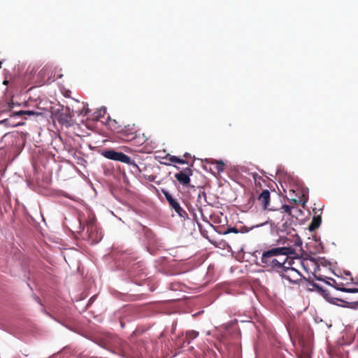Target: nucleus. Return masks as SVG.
Instances as JSON below:
<instances>
[{
	"mask_svg": "<svg viewBox=\"0 0 358 358\" xmlns=\"http://www.w3.org/2000/svg\"><path fill=\"white\" fill-rule=\"evenodd\" d=\"M293 209H294V208L292 206H290L289 205H283L279 210H277V214H286L288 217H291L292 216Z\"/></svg>",
	"mask_w": 358,
	"mask_h": 358,
	"instance_id": "12",
	"label": "nucleus"
},
{
	"mask_svg": "<svg viewBox=\"0 0 358 358\" xmlns=\"http://www.w3.org/2000/svg\"><path fill=\"white\" fill-rule=\"evenodd\" d=\"M166 199L167 200L169 206L173 208L175 212L182 218L187 217L186 211L180 206L178 201L174 199L167 191L162 190Z\"/></svg>",
	"mask_w": 358,
	"mask_h": 358,
	"instance_id": "5",
	"label": "nucleus"
},
{
	"mask_svg": "<svg viewBox=\"0 0 358 358\" xmlns=\"http://www.w3.org/2000/svg\"><path fill=\"white\" fill-rule=\"evenodd\" d=\"M197 203L200 206L203 205L205 203H208L206 200V192L202 187L199 189V192L197 194Z\"/></svg>",
	"mask_w": 358,
	"mask_h": 358,
	"instance_id": "13",
	"label": "nucleus"
},
{
	"mask_svg": "<svg viewBox=\"0 0 358 358\" xmlns=\"http://www.w3.org/2000/svg\"><path fill=\"white\" fill-rule=\"evenodd\" d=\"M81 105L82 108H74V107L72 106L71 113H73V115L77 114L78 115H87L88 114L90 110L88 108H87L86 104L82 103Z\"/></svg>",
	"mask_w": 358,
	"mask_h": 358,
	"instance_id": "10",
	"label": "nucleus"
},
{
	"mask_svg": "<svg viewBox=\"0 0 358 358\" xmlns=\"http://www.w3.org/2000/svg\"><path fill=\"white\" fill-rule=\"evenodd\" d=\"M75 102H76V103H78V104H80V102H79L78 101H76V100H75Z\"/></svg>",
	"mask_w": 358,
	"mask_h": 358,
	"instance_id": "31",
	"label": "nucleus"
},
{
	"mask_svg": "<svg viewBox=\"0 0 358 358\" xmlns=\"http://www.w3.org/2000/svg\"><path fill=\"white\" fill-rule=\"evenodd\" d=\"M299 358H311V352L308 346L303 345Z\"/></svg>",
	"mask_w": 358,
	"mask_h": 358,
	"instance_id": "15",
	"label": "nucleus"
},
{
	"mask_svg": "<svg viewBox=\"0 0 358 358\" xmlns=\"http://www.w3.org/2000/svg\"><path fill=\"white\" fill-rule=\"evenodd\" d=\"M199 332L194 330H190L187 331L185 334V338L184 340V343H187V344H189L190 342L198 337Z\"/></svg>",
	"mask_w": 358,
	"mask_h": 358,
	"instance_id": "14",
	"label": "nucleus"
},
{
	"mask_svg": "<svg viewBox=\"0 0 358 358\" xmlns=\"http://www.w3.org/2000/svg\"><path fill=\"white\" fill-rule=\"evenodd\" d=\"M325 298H326L327 299H328V300H330V298H329V294H325Z\"/></svg>",
	"mask_w": 358,
	"mask_h": 358,
	"instance_id": "26",
	"label": "nucleus"
},
{
	"mask_svg": "<svg viewBox=\"0 0 358 358\" xmlns=\"http://www.w3.org/2000/svg\"><path fill=\"white\" fill-rule=\"evenodd\" d=\"M322 222V218L320 215L314 216L313 218L312 222L309 224L308 229L310 231H315L316 229H317Z\"/></svg>",
	"mask_w": 358,
	"mask_h": 358,
	"instance_id": "11",
	"label": "nucleus"
},
{
	"mask_svg": "<svg viewBox=\"0 0 358 358\" xmlns=\"http://www.w3.org/2000/svg\"><path fill=\"white\" fill-rule=\"evenodd\" d=\"M257 201L259 204L262 206L264 209H270L268 207L270 202L269 191L268 189L263 190L262 192L259 195Z\"/></svg>",
	"mask_w": 358,
	"mask_h": 358,
	"instance_id": "8",
	"label": "nucleus"
},
{
	"mask_svg": "<svg viewBox=\"0 0 358 358\" xmlns=\"http://www.w3.org/2000/svg\"><path fill=\"white\" fill-rule=\"evenodd\" d=\"M93 228H94L93 225L89 226L88 229H87V231H90V236L91 238L93 239V241H94V238H93L92 234V232L93 231Z\"/></svg>",
	"mask_w": 358,
	"mask_h": 358,
	"instance_id": "22",
	"label": "nucleus"
},
{
	"mask_svg": "<svg viewBox=\"0 0 358 358\" xmlns=\"http://www.w3.org/2000/svg\"><path fill=\"white\" fill-rule=\"evenodd\" d=\"M204 162L208 164L214 166V169L217 173H220L224 171L225 169V164L222 160H216L213 159H205Z\"/></svg>",
	"mask_w": 358,
	"mask_h": 358,
	"instance_id": "9",
	"label": "nucleus"
},
{
	"mask_svg": "<svg viewBox=\"0 0 358 358\" xmlns=\"http://www.w3.org/2000/svg\"><path fill=\"white\" fill-rule=\"evenodd\" d=\"M166 159H169L172 163H178V164H182L187 163L186 160H185L183 159H180L178 157L172 156L170 155H167Z\"/></svg>",
	"mask_w": 358,
	"mask_h": 358,
	"instance_id": "16",
	"label": "nucleus"
},
{
	"mask_svg": "<svg viewBox=\"0 0 358 358\" xmlns=\"http://www.w3.org/2000/svg\"><path fill=\"white\" fill-rule=\"evenodd\" d=\"M335 288L337 290L346 292V293H357L358 292V289L357 288H345L343 287H340L338 285L335 286Z\"/></svg>",
	"mask_w": 358,
	"mask_h": 358,
	"instance_id": "17",
	"label": "nucleus"
},
{
	"mask_svg": "<svg viewBox=\"0 0 358 358\" xmlns=\"http://www.w3.org/2000/svg\"><path fill=\"white\" fill-rule=\"evenodd\" d=\"M357 305H358V301H357Z\"/></svg>",
	"mask_w": 358,
	"mask_h": 358,
	"instance_id": "33",
	"label": "nucleus"
},
{
	"mask_svg": "<svg viewBox=\"0 0 358 358\" xmlns=\"http://www.w3.org/2000/svg\"><path fill=\"white\" fill-rule=\"evenodd\" d=\"M231 232L237 234L238 232V231L236 227H230V228H228L227 230L224 232V234H229Z\"/></svg>",
	"mask_w": 358,
	"mask_h": 358,
	"instance_id": "20",
	"label": "nucleus"
},
{
	"mask_svg": "<svg viewBox=\"0 0 358 358\" xmlns=\"http://www.w3.org/2000/svg\"><path fill=\"white\" fill-rule=\"evenodd\" d=\"M257 176V174L254 175V179L256 180V177Z\"/></svg>",
	"mask_w": 358,
	"mask_h": 358,
	"instance_id": "30",
	"label": "nucleus"
},
{
	"mask_svg": "<svg viewBox=\"0 0 358 358\" xmlns=\"http://www.w3.org/2000/svg\"><path fill=\"white\" fill-rule=\"evenodd\" d=\"M154 178H155V177H154V176H150V177L149 178V180H150V181H153V180H154Z\"/></svg>",
	"mask_w": 358,
	"mask_h": 358,
	"instance_id": "25",
	"label": "nucleus"
},
{
	"mask_svg": "<svg viewBox=\"0 0 358 358\" xmlns=\"http://www.w3.org/2000/svg\"><path fill=\"white\" fill-rule=\"evenodd\" d=\"M278 273L282 278L291 282L298 283L301 280V274L292 267L284 265V267L281 268Z\"/></svg>",
	"mask_w": 358,
	"mask_h": 358,
	"instance_id": "3",
	"label": "nucleus"
},
{
	"mask_svg": "<svg viewBox=\"0 0 358 358\" xmlns=\"http://www.w3.org/2000/svg\"><path fill=\"white\" fill-rule=\"evenodd\" d=\"M23 115H25L24 110H20V111L15 113V115H17V116H22Z\"/></svg>",
	"mask_w": 358,
	"mask_h": 358,
	"instance_id": "24",
	"label": "nucleus"
},
{
	"mask_svg": "<svg viewBox=\"0 0 358 358\" xmlns=\"http://www.w3.org/2000/svg\"><path fill=\"white\" fill-rule=\"evenodd\" d=\"M287 224V222H285L284 224H282V227H284Z\"/></svg>",
	"mask_w": 358,
	"mask_h": 358,
	"instance_id": "32",
	"label": "nucleus"
},
{
	"mask_svg": "<svg viewBox=\"0 0 358 358\" xmlns=\"http://www.w3.org/2000/svg\"><path fill=\"white\" fill-rule=\"evenodd\" d=\"M13 103H9V108H13Z\"/></svg>",
	"mask_w": 358,
	"mask_h": 358,
	"instance_id": "28",
	"label": "nucleus"
},
{
	"mask_svg": "<svg viewBox=\"0 0 358 358\" xmlns=\"http://www.w3.org/2000/svg\"><path fill=\"white\" fill-rule=\"evenodd\" d=\"M302 245V241L301 240L297 237L295 240H294V246L296 247H301Z\"/></svg>",
	"mask_w": 358,
	"mask_h": 358,
	"instance_id": "21",
	"label": "nucleus"
},
{
	"mask_svg": "<svg viewBox=\"0 0 358 358\" xmlns=\"http://www.w3.org/2000/svg\"><path fill=\"white\" fill-rule=\"evenodd\" d=\"M192 175V170L190 168H186L183 171L176 173V180L184 186H189L190 176Z\"/></svg>",
	"mask_w": 358,
	"mask_h": 358,
	"instance_id": "6",
	"label": "nucleus"
},
{
	"mask_svg": "<svg viewBox=\"0 0 358 358\" xmlns=\"http://www.w3.org/2000/svg\"><path fill=\"white\" fill-rule=\"evenodd\" d=\"M102 155L108 159L121 162L127 164H133V161L131 160V157L121 152H117L113 150H108L103 151Z\"/></svg>",
	"mask_w": 358,
	"mask_h": 358,
	"instance_id": "4",
	"label": "nucleus"
},
{
	"mask_svg": "<svg viewBox=\"0 0 358 358\" xmlns=\"http://www.w3.org/2000/svg\"><path fill=\"white\" fill-rule=\"evenodd\" d=\"M188 156H189V154H188V153H186V154L184 155V157H188Z\"/></svg>",
	"mask_w": 358,
	"mask_h": 358,
	"instance_id": "29",
	"label": "nucleus"
},
{
	"mask_svg": "<svg viewBox=\"0 0 358 358\" xmlns=\"http://www.w3.org/2000/svg\"><path fill=\"white\" fill-rule=\"evenodd\" d=\"M8 80H5L3 82V85H8Z\"/></svg>",
	"mask_w": 358,
	"mask_h": 358,
	"instance_id": "27",
	"label": "nucleus"
},
{
	"mask_svg": "<svg viewBox=\"0 0 358 358\" xmlns=\"http://www.w3.org/2000/svg\"><path fill=\"white\" fill-rule=\"evenodd\" d=\"M295 252L296 250L292 246L273 248L262 252L259 265L267 270L280 272L287 262V256Z\"/></svg>",
	"mask_w": 358,
	"mask_h": 358,
	"instance_id": "1",
	"label": "nucleus"
},
{
	"mask_svg": "<svg viewBox=\"0 0 358 358\" xmlns=\"http://www.w3.org/2000/svg\"><path fill=\"white\" fill-rule=\"evenodd\" d=\"M48 70V67L45 66L43 67L39 72V75L43 76L45 71Z\"/></svg>",
	"mask_w": 358,
	"mask_h": 358,
	"instance_id": "23",
	"label": "nucleus"
},
{
	"mask_svg": "<svg viewBox=\"0 0 358 358\" xmlns=\"http://www.w3.org/2000/svg\"><path fill=\"white\" fill-rule=\"evenodd\" d=\"M24 112H25V115H28L38 116L41 114V113H38V112H36L34 110H24Z\"/></svg>",
	"mask_w": 358,
	"mask_h": 358,
	"instance_id": "19",
	"label": "nucleus"
},
{
	"mask_svg": "<svg viewBox=\"0 0 358 358\" xmlns=\"http://www.w3.org/2000/svg\"><path fill=\"white\" fill-rule=\"evenodd\" d=\"M119 136L122 141L131 142L134 145H142L145 142V136L137 134L134 125L132 127L129 125L126 126L119 132Z\"/></svg>",
	"mask_w": 358,
	"mask_h": 358,
	"instance_id": "2",
	"label": "nucleus"
},
{
	"mask_svg": "<svg viewBox=\"0 0 358 358\" xmlns=\"http://www.w3.org/2000/svg\"><path fill=\"white\" fill-rule=\"evenodd\" d=\"M74 115H73V113H71V107L67 106L66 108V112L59 114L57 120L61 124L66 127H69L72 125V117Z\"/></svg>",
	"mask_w": 358,
	"mask_h": 358,
	"instance_id": "7",
	"label": "nucleus"
},
{
	"mask_svg": "<svg viewBox=\"0 0 358 358\" xmlns=\"http://www.w3.org/2000/svg\"><path fill=\"white\" fill-rule=\"evenodd\" d=\"M285 215H284V214H282V215L277 214V211L273 215L275 222H276L278 224H279L280 221V222L283 221V220L285 219Z\"/></svg>",
	"mask_w": 358,
	"mask_h": 358,
	"instance_id": "18",
	"label": "nucleus"
}]
</instances>
